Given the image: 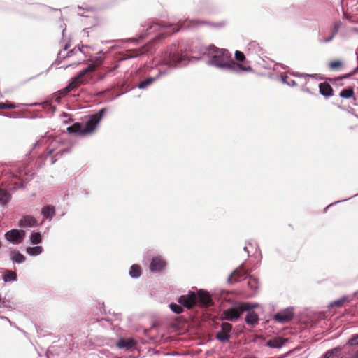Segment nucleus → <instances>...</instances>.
Returning <instances> with one entry per match:
<instances>
[{
    "mask_svg": "<svg viewBox=\"0 0 358 358\" xmlns=\"http://www.w3.org/2000/svg\"><path fill=\"white\" fill-rule=\"evenodd\" d=\"M208 54L212 55L210 63L215 66L222 68H228L235 73L252 71L250 66L240 64L234 62L231 59V54L227 50L219 49L214 45H210L208 48Z\"/></svg>",
    "mask_w": 358,
    "mask_h": 358,
    "instance_id": "f257e3e1",
    "label": "nucleus"
},
{
    "mask_svg": "<svg viewBox=\"0 0 358 358\" xmlns=\"http://www.w3.org/2000/svg\"><path fill=\"white\" fill-rule=\"evenodd\" d=\"M102 64V60L101 59H96L95 61H93L92 64H90L87 67L83 69L70 82V84H72L74 90H76L80 85L86 84L88 83V79L91 78V76L89 77L88 74L91 72L96 71V69L101 66Z\"/></svg>",
    "mask_w": 358,
    "mask_h": 358,
    "instance_id": "f03ea898",
    "label": "nucleus"
},
{
    "mask_svg": "<svg viewBox=\"0 0 358 358\" xmlns=\"http://www.w3.org/2000/svg\"><path fill=\"white\" fill-rule=\"evenodd\" d=\"M185 58V55L182 54V50H179L177 45H173L162 55L161 62L169 66H175L177 64L183 61Z\"/></svg>",
    "mask_w": 358,
    "mask_h": 358,
    "instance_id": "7ed1b4c3",
    "label": "nucleus"
},
{
    "mask_svg": "<svg viewBox=\"0 0 358 358\" xmlns=\"http://www.w3.org/2000/svg\"><path fill=\"white\" fill-rule=\"evenodd\" d=\"M106 113V109L102 108L98 113H94L90 116L89 120L86 122L85 124L83 126L84 129L83 132L86 134V135L92 134L95 131L98 124L103 117Z\"/></svg>",
    "mask_w": 358,
    "mask_h": 358,
    "instance_id": "20e7f679",
    "label": "nucleus"
},
{
    "mask_svg": "<svg viewBox=\"0 0 358 358\" xmlns=\"http://www.w3.org/2000/svg\"><path fill=\"white\" fill-rule=\"evenodd\" d=\"M250 309V304L242 303L238 307L229 308L223 312L222 318L227 320L233 321L240 317L241 314Z\"/></svg>",
    "mask_w": 358,
    "mask_h": 358,
    "instance_id": "39448f33",
    "label": "nucleus"
},
{
    "mask_svg": "<svg viewBox=\"0 0 358 358\" xmlns=\"http://www.w3.org/2000/svg\"><path fill=\"white\" fill-rule=\"evenodd\" d=\"M26 236V232L22 229H11L7 231L4 236L10 243L14 245H18L22 242Z\"/></svg>",
    "mask_w": 358,
    "mask_h": 358,
    "instance_id": "423d86ee",
    "label": "nucleus"
},
{
    "mask_svg": "<svg viewBox=\"0 0 358 358\" xmlns=\"http://www.w3.org/2000/svg\"><path fill=\"white\" fill-rule=\"evenodd\" d=\"M178 301L182 306L190 309L197 303L198 298L195 292L189 291L187 294L180 296Z\"/></svg>",
    "mask_w": 358,
    "mask_h": 358,
    "instance_id": "0eeeda50",
    "label": "nucleus"
},
{
    "mask_svg": "<svg viewBox=\"0 0 358 358\" xmlns=\"http://www.w3.org/2000/svg\"><path fill=\"white\" fill-rule=\"evenodd\" d=\"M232 330V324L228 322H222L221 324V330L219 331L215 338L220 342H228L230 339V334Z\"/></svg>",
    "mask_w": 358,
    "mask_h": 358,
    "instance_id": "6e6552de",
    "label": "nucleus"
},
{
    "mask_svg": "<svg viewBox=\"0 0 358 358\" xmlns=\"http://www.w3.org/2000/svg\"><path fill=\"white\" fill-rule=\"evenodd\" d=\"M198 302L202 306L209 307L213 305V300L209 293L204 290H199L197 294Z\"/></svg>",
    "mask_w": 358,
    "mask_h": 358,
    "instance_id": "1a4fd4ad",
    "label": "nucleus"
},
{
    "mask_svg": "<svg viewBox=\"0 0 358 358\" xmlns=\"http://www.w3.org/2000/svg\"><path fill=\"white\" fill-rule=\"evenodd\" d=\"M293 316L294 313L292 309L288 308L282 312L278 313L275 315L274 319L278 322L285 323L290 321L293 318Z\"/></svg>",
    "mask_w": 358,
    "mask_h": 358,
    "instance_id": "9d476101",
    "label": "nucleus"
},
{
    "mask_svg": "<svg viewBox=\"0 0 358 358\" xmlns=\"http://www.w3.org/2000/svg\"><path fill=\"white\" fill-rule=\"evenodd\" d=\"M166 266V262L161 257H156L152 259L150 265V269L152 272H159L163 270Z\"/></svg>",
    "mask_w": 358,
    "mask_h": 358,
    "instance_id": "9b49d317",
    "label": "nucleus"
},
{
    "mask_svg": "<svg viewBox=\"0 0 358 358\" xmlns=\"http://www.w3.org/2000/svg\"><path fill=\"white\" fill-rule=\"evenodd\" d=\"M37 224V220L31 215L23 216L18 222V226L21 228L33 227Z\"/></svg>",
    "mask_w": 358,
    "mask_h": 358,
    "instance_id": "f8f14e48",
    "label": "nucleus"
},
{
    "mask_svg": "<svg viewBox=\"0 0 358 358\" xmlns=\"http://www.w3.org/2000/svg\"><path fill=\"white\" fill-rule=\"evenodd\" d=\"M136 344V342L134 339L130 338H121L117 343V346L119 348H126L131 349L134 348Z\"/></svg>",
    "mask_w": 358,
    "mask_h": 358,
    "instance_id": "ddd939ff",
    "label": "nucleus"
},
{
    "mask_svg": "<svg viewBox=\"0 0 358 358\" xmlns=\"http://www.w3.org/2000/svg\"><path fill=\"white\" fill-rule=\"evenodd\" d=\"M319 90L320 93L324 96L329 97L333 95V88L328 83H321L319 85Z\"/></svg>",
    "mask_w": 358,
    "mask_h": 358,
    "instance_id": "4468645a",
    "label": "nucleus"
},
{
    "mask_svg": "<svg viewBox=\"0 0 358 358\" xmlns=\"http://www.w3.org/2000/svg\"><path fill=\"white\" fill-rule=\"evenodd\" d=\"M245 321L248 324L254 326L258 323L259 316L255 311H249L245 316Z\"/></svg>",
    "mask_w": 358,
    "mask_h": 358,
    "instance_id": "2eb2a0df",
    "label": "nucleus"
},
{
    "mask_svg": "<svg viewBox=\"0 0 358 358\" xmlns=\"http://www.w3.org/2000/svg\"><path fill=\"white\" fill-rule=\"evenodd\" d=\"M84 127L79 122L74 123L73 125L67 128L69 133L78 134L80 136H85L86 134L83 132Z\"/></svg>",
    "mask_w": 358,
    "mask_h": 358,
    "instance_id": "dca6fc26",
    "label": "nucleus"
},
{
    "mask_svg": "<svg viewBox=\"0 0 358 358\" xmlns=\"http://www.w3.org/2000/svg\"><path fill=\"white\" fill-rule=\"evenodd\" d=\"M247 274L248 271L243 266H241L233 272L230 279L233 278L234 281H239L241 278L245 277Z\"/></svg>",
    "mask_w": 358,
    "mask_h": 358,
    "instance_id": "f3484780",
    "label": "nucleus"
},
{
    "mask_svg": "<svg viewBox=\"0 0 358 358\" xmlns=\"http://www.w3.org/2000/svg\"><path fill=\"white\" fill-rule=\"evenodd\" d=\"M285 342L286 340L282 339L280 337H276L268 341L266 344L271 348H280L284 345Z\"/></svg>",
    "mask_w": 358,
    "mask_h": 358,
    "instance_id": "a211bd4d",
    "label": "nucleus"
},
{
    "mask_svg": "<svg viewBox=\"0 0 358 358\" xmlns=\"http://www.w3.org/2000/svg\"><path fill=\"white\" fill-rule=\"evenodd\" d=\"M41 213L45 218L52 219L55 214V210L54 206L48 205L42 208Z\"/></svg>",
    "mask_w": 358,
    "mask_h": 358,
    "instance_id": "6ab92c4d",
    "label": "nucleus"
},
{
    "mask_svg": "<svg viewBox=\"0 0 358 358\" xmlns=\"http://www.w3.org/2000/svg\"><path fill=\"white\" fill-rule=\"evenodd\" d=\"M11 199L10 194L6 189L0 188V204L6 205Z\"/></svg>",
    "mask_w": 358,
    "mask_h": 358,
    "instance_id": "aec40b11",
    "label": "nucleus"
},
{
    "mask_svg": "<svg viewBox=\"0 0 358 358\" xmlns=\"http://www.w3.org/2000/svg\"><path fill=\"white\" fill-rule=\"evenodd\" d=\"M10 259L14 262L18 264L24 262L26 259L25 257L22 254L18 251L15 250L10 252Z\"/></svg>",
    "mask_w": 358,
    "mask_h": 358,
    "instance_id": "412c9836",
    "label": "nucleus"
},
{
    "mask_svg": "<svg viewBox=\"0 0 358 358\" xmlns=\"http://www.w3.org/2000/svg\"><path fill=\"white\" fill-rule=\"evenodd\" d=\"M26 252L32 256L38 255L43 252L41 246L28 247L26 249Z\"/></svg>",
    "mask_w": 358,
    "mask_h": 358,
    "instance_id": "4be33fe9",
    "label": "nucleus"
},
{
    "mask_svg": "<svg viewBox=\"0 0 358 358\" xmlns=\"http://www.w3.org/2000/svg\"><path fill=\"white\" fill-rule=\"evenodd\" d=\"M341 98L344 99H348L354 95V90L353 88L351 87H349L348 88L343 89L339 94Z\"/></svg>",
    "mask_w": 358,
    "mask_h": 358,
    "instance_id": "5701e85b",
    "label": "nucleus"
},
{
    "mask_svg": "<svg viewBox=\"0 0 358 358\" xmlns=\"http://www.w3.org/2000/svg\"><path fill=\"white\" fill-rule=\"evenodd\" d=\"M129 274L133 278L139 277L141 274V269L140 266L137 264L132 265L129 271Z\"/></svg>",
    "mask_w": 358,
    "mask_h": 358,
    "instance_id": "b1692460",
    "label": "nucleus"
},
{
    "mask_svg": "<svg viewBox=\"0 0 358 358\" xmlns=\"http://www.w3.org/2000/svg\"><path fill=\"white\" fill-rule=\"evenodd\" d=\"M348 296H343L341 297V299H339L338 300H336V301H334L333 302H331L329 305V307L330 308H334V307H338V308H341L343 306V304L348 301Z\"/></svg>",
    "mask_w": 358,
    "mask_h": 358,
    "instance_id": "393cba45",
    "label": "nucleus"
},
{
    "mask_svg": "<svg viewBox=\"0 0 358 358\" xmlns=\"http://www.w3.org/2000/svg\"><path fill=\"white\" fill-rule=\"evenodd\" d=\"M30 241L32 244L36 245L41 242V235L39 232H33L30 236Z\"/></svg>",
    "mask_w": 358,
    "mask_h": 358,
    "instance_id": "a878e982",
    "label": "nucleus"
},
{
    "mask_svg": "<svg viewBox=\"0 0 358 358\" xmlns=\"http://www.w3.org/2000/svg\"><path fill=\"white\" fill-rule=\"evenodd\" d=\"M72 84H69L66 87L62 89L58 92L59 95L62 97L66 96L70 92L74 91V88L72 86Z\"/></svg>",
    "mask_w": 358,
    "mask_h": 358,
    "instance_id": "bb28decb",
    "label": "nucleus"
},
{
    "mask_svg": "<svg viewBox=\"0 0 358 358\" xmlns=\"http://www.w3.org/2000/svg\"><path fill=\"white\" fill-rule=\"evenodd\" d=\"M341 350V348L339 347L335 348L332 350H329L326 352L324 355V358H332L333 356L337 355Z\"/></svg>",
    "mask_w": 358,
    "mask_h": 358,
    "instance_id": "cd10ccee",
    "label": "nucleus"
},
{
    "mask_svg": "<svg viewBox=\"0 0 358 358\" xmlns=\"http://www.w3.org/2000/svg\"><path fill=\"white\" fill-rule=\"evenodd\" d=\"M16 278V273L11 271H7L3 275V280L6 282L15 280Z\"/></svg>",
    "mask_w": 358,
    "mask_h": 358,
    "instance_id": "c85d7f7f",
    "label": "nucleus"
},
{
    "mask_svg": "<svg viewBox=\"0 0 358 358\" xmlns=\"http://www.w3.org/2000/svg\"><path fill=\"white\" fill-rule=\"evenodd\" d=\"M17 107H18V105H16L8 101H6L4 103H0V110L14 109L16 108Z\"/></svg>",
    "mask_w": 358,
    "mask_h": 358,
    "instance_id": "c756f323",
    "label": "nucleus"
},
{
    "mask_svg": "<svg viewBox=\"0 0 358 358\" xmlns=\"http://www.w3.org/2000/svg\"><path fill=\"white\" fill-rule=\"evenodd\" d=\"M169 306L171 310L176 314H180L183 311V308L181 304L171 303Z\"/></svg>",
    "mask_w": 358,
    "mask_h": 358,
    "instance_id": "7c9ffc66",
    "label": "nucleus"
},
{
    "mask_svg": "<svg viewBox=\"0 0 358 358\" xmlns=\"http://www.w3.org/2000/svg\"><path fill=\"white\" fill-rule=\"evenodd\" d=\"M343 65L342 62L339 60L331 61L329 63V67L331 70H336L341 68Z\"/></svg>",
    "mask_w": 358,
    "mask_h": 358,
    "instance_id": "2f4dec72",
    "label": "nucleus"
},
{
    "mask_svg": "<svg viewBox=\"0 0 358 358\" xmlns=\"http://www.w3.org/2000/svg\"><path fill=\"white\" fill-rule=\"evenodd\" d=\"M154 81V78H148L143 81H141L139 84H138V87L140 89H144L146 87H148V85H150L152 82Z\"/></svg>",
    "mask_w": 358,
    "mask_h": 358,
    "instance_id": "473e14b6",
    "label": "nucleus"
},
{
    "mask_svg": "<svg viewBox=\"0 0 358 358\" xmlns=\"http://www.w3.org/2000/svg\"><path fill=\"white\" fill-rule=\"evenodd\" d=\"M235 58L238 62H243L245 59V55L239 50L235 52Z\"/></svg>",
    "mask_w": 358,
    "mask_h": 358,
    "instance_id": "72a5a7b5",
    "label": "nucleus"
},
{
    "mask_svg": "<svg viewBox=\"0 0 358 358\" xmlns=\"http://www.w3.org/2000/svg\"><path fill=\"white\" fill-rule=\"evenodd\" d=\"M248 287H250L252 289H255L257 288V282L256 279L250 278L248 282Z\"/></svg>",
    "mask_w": 358,
    "mask_h": 358,
    "instance_id": "f704fd0d",
    "label": "nucleus"
},
{
    "mask_svg": "<svg viewBox=\"0 0 358 358\" xmlns=\"http://www.w3.org/2000/svg\"><path fill=\"white\" fill-rule=\"evenodd\" d=\"M350 345H358V334L354 335L348 342Z\"/></svg>",
    "mask_w": 358,
    "mask_h": 358,
    "instance_id": "c9c22d12",
    "label": "nucleus"
},
{
    "mask_svg": "<svg viewBox=\"0 0 358 358\" xmlns=\"http://www.w3.org/2000/svg\"><path fill=\"white\" fill-rule=\"evenodd\" d=\"M62 98V97L60 95H59V94L57 93V94L55 95V101L57 103H59Z\"/></svg>",
    "mask_w": 358,
    "mask_h": 358,
    "instance_id": "e433bc0d",
    "label": "nucleus"
},
{
    "mask_svg": "<svg viewBox=\"0 0 358 358\" xmlns=\"http://www.w3.org/2000/svg\"><path fill=\"white\" fill-rule=\"evenodd\" d=\"M334 36V34H333V35L330 38H325L324 42H329L333 38Z\"/></svg>",
    "mask_w": 358,
    "mask_h": 358,
    "instance_id": "4c0bfd02",
    "label": "nucleus"
},
{
    "mask_svg": "<svg viewBox=\"0 0 358 358\" xmlns=\"http://www.w3.org/2000/svg\"><path fill=\"white\" fill-rule=\"evenodd\" d=\"M352 358H358V352H357L354 355Z\"/></svg>",
    "mask_w": 358,
    "mask_h": 358,
    "instance_id": "58836bf2",
    "label": "nucleus"
},
{
    "mask_svg": "<svg viewBox=\"0 0 358 358\" xmlns=\"http://www.w3.org/2000/svg\"><path fill=\"white\" fill-rule=\"evenodd\" d=\"M14 113H12L11 115H10L9 116H10V117H14V116H15V115H14Z\"/></svg>",
    "mask_w": 358,
    "mask_h": 358,
    "instance_id": "ea45409f",
    "label": "nucleus"
},
{
    "mask_svg": "<svg viewBox=\"0 0 358 358\" xmlns=\"http://www.w3.org/2000/svg\"><path fill=\"white\" fill-rule=\"evenodd\" d=\"M104 78V76H101L99 79H103Z\"/></svg>",
    "mask_w": 358,
    "mask_h": 358,
    "instance_id": "a19ab883",
    "label": "nucleus"
},
{
    "mask_svg": "<svg viewBox=\"0 0 358 358\" xmlns=\"http://www.w3.org/2000/svg\"><path fill=\"white\" fill-rule=\"evenodd\" d=\"M1 247V242L0 241V248Z\"/></svg>",
    "mask_w": 358,
    "mask_h": 358,
    "instance_id": "79ce46f5",
    "label": "nucleus"
},
{
    "mask_svg": "<svg viewBox=\"0 0 358 358\" xmlns=\"http://www.w3.org/2000/svg\"><path fill=\"white\" fill-rule=\"evenodd\" d=\"M357 352H358V350H357Z\"/></svg>",
    "mask_w": 358,
    "mask_h": 358,
    "instance_id": "37998d69",
    "label": "nucleus"
}]
</instances>
